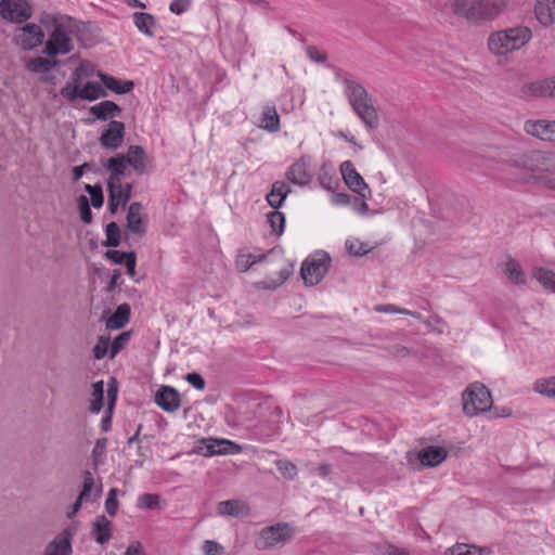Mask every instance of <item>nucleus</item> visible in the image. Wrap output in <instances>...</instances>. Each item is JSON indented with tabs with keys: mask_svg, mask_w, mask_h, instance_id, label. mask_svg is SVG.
<instances>
[{
	"mask_svg": "<svg viewBox=\"0 0 555 555\" xmlns=\"http://www.w3.org/2000/svg\"><path fill=\"white\" fill-rule=\"evenodd\" d=\"M487 548L477 547L475 545H468L466 544V555H483L485 552H487Z\"/></svg>",
	"mask_w": 555,
	"mask_h": 555,
	"instance_id": "338daca9",
	"label": "nucleus"
},
{
	"mask_svg": "<svg viewBox=\"0 0 555 555\" xmlns=\"http://www.w3.org/2000/svg\"><path fill=\"white\" fill-rule=\"evenodd\" d=\"M117 382L115 378H111L107 384V413L103 416L101 421V428L104 431L111 429L112 426V413L117 399Z\"/></svg>",
	"mask_w": 555,
	"mask_h": 555,
	"instance_id": "c85d7f7f",
	"label": "nucleus"
},
{
	"mask_svg": "<svg viewBox=\"0 0 555 555\" xmlns=\"http://www.w3.org/2000/svg\"><path fill=\"white\" fill-rule=\"evenodd\" d=\"M52 26V30L44 43L43 53L49 57L68 54L74 50V41L70 30L65 23L55 15L47 16Z\"/></svg>",
	"mask_w": 555,
	"mask_h": 555,
	"instance_id": "39448f33",
	"label": "nucleus"
},
{
	"mask_svg": "<svg viewBox=\"0 0 555 555\" xmlns=\"http://www.w3.org/2000/svg\"><path fill=\"white\" fill-rule=\"evenodd\" d=\"M344 92L349 104L369 129H375L378 126V115L374 107L372 98L365 88L353 79L344 80Z\"/></svg>",
	"mask_w": 555,
	"mask_h": 555,
	"instance_id": "7ed1b4c3",
	"label": "nucleus"
},
{
	"mask_svg": "<svg viewBox=\"0 0 555 555\" xmlns=\"http://www.w3.org/2000/svg\"><path fill=\"white\" fill-rule=\"evenodd\" d=\"M94 487V478L90 472L83 474V487L79 494L80 500H88Z\"/></svg>",
	"mask_w": 555,
	"mask_h": 555,
	"instance_id": "864d4df0",
	"label": "nucleus"
},
{
	"mask_svg": "<svg viewBox=\"0 0 555 555\" xmlns=\"http://www.w3.org/2000/svg\"><path fill=\"white\" fill-rule=\"evenodd\" d=\"M185 379L188 380V383L190 385H192L197 390H203L205 388V379L198 373H195V372L189 373L185 376Z\"/></svg>",
	"mask_w": 555,
	"mask_h": 555,
	"instance_id": "bf43d9fd",
	"label": "nucleus"
},
{
	"mask_svg": "<svg viewBox=\"0 0 555 555\" xmlns=\"http://www.w3.org/2000/svg\"><path fill=\"white\" fill-rule=\"evenodd\" d=\"M276 468L285 478H288V479H293L297 475L296 465L289 461H284V460L278 461Z\"/></svg>",
	"mask_w": 555,
	"mask_h": 555,
	"instance_id": "09e8293b",
	"label": "nucleus"
},
{
	"mask_svg": "<svg viewBox=\"0 0 555 555\" xmlns=\"http://www.w3.org/2000/svg\"><path fill=\"white\" fill-rule=\"evenodd\" d=\"M155 403L165 412L172 413L181 405L180 393L171 386H162L155 393Z\"/></svg>",
	"mask_w": 555,
	"mask_h": 555,
	"instance_id": "6ab92c4d",
	"label": "nucleus"
},
{
	"mask_svg": "<svg viewBox=\"0 0 555 555\" xmlns=\"http://www.w3.org/2000/svg\"><path fill=\"white\" fill-rule=\"evenodd\" d=\"M332 203L337 206H346L350 203V196L346 193H336L332 196Z\"/></svg>",
	"mask_w": 555,
	"mask_h": 555,
	"instance_id": "052dcab7",
	"label": "nucleus"
},
{
	"mask_svg": "<svg viewBox=\"0 0 555 555\" xmlns=\"http://www.w3.org/2000/svg\"><path fill=\"white\" fill-rule=\"evenodd\" d=\"M191 2L192 0H172L169 10L173 14L181 15L190 9Z\"/></svg>",
	"mask_w": 555,
	"mask_h": 555,
	"instance_id": "6e6d98bb",
	"label": "nucleus"
},
{
	"mask_svg": "<svg viewBox=\"0 0 555 555\" xmlns=\"http://www.w3.org/2000/svg\"><path fill=\"white\" fill-rule=\"evenodd\" d=\"M94 67L88 62H81L74 70L70 81L67 83H81L85 78L92 77Z\"/></svg>",
	"mask_w": 555,
	"mask_h": 555,
	"instance_id": "79ce46f5",
	"label": "nucleus"
},
{
	"mask_svg": "<svg viewBox=\"0 0 555 555\" xmlns=\"http://www.w3.org/2000/svg\"><path fill=\"white\" fill-rule=\"evenodd\" d=\"M139 508H149V509H160L163 508V504L160 502V496L154 493H143L139 495L138 503Z\"/></svg>",
	"mask_w": 555,
	"mask_h": 555,
	"instance_id": "37998d69",
	"label": "nucleus"
},
{
	"mask_svg": "<svg viewBox=\"0 0 555 555\" xmlns=\"http://www.w3.org/2000/svg\"><path fill=\"white\" fill-rule=\"evenodd\" d=\"M130 308L127 304L117 307L116 311L106 320L108 330H119L126 325L129 320Z\"/></svg>",
	"mask_w": 555,
	"mask_h": 555,
	"instance_id": "473e14b6",
	"label": "nucleus"
},
{
	"mask_svg": "<svg viewBox=\"0 0 555 555\" xmlns=\"http://www.w3.org/2000/svg\"><path fill=\"white\" fill-rule=\"evenodd\" d=\"M90 113L101 120L119 116L121 108L113 101H102L90 107Z\"/></svg>",
	"mask_w": 555,
	"mask_h": 555,
	"instance_id": "7c9ffc66",
	"label": "nucleus"
},
{
	"mask_svg": "<svg viewBox=\"0 0 555 555\" xmlns=\"http://www.w3.org/2000/svg\"><path fill=\"white\" fill-rule=\"evenodd\" d=\"M109 351V338L100 336L98 343L93 348V356L95 359H103Z\"/></svg>",
	"mask_w": 555,
	"mask_h": 555,
	"instance_id": "8fccbe9b",
	"label": "nucleus"
},
{
	"mask_svg": "<svg viewBox=\"0 0 555 555\" xmlns=\"http://www.w3.org/2000/svg\"><path fill=\"white\" fill-rule=\"evenodd\" d=\"M60 94L69 102L76 100L95 101L106 96L104 88L95 81H87L86 83H66Z\"/></svg>",
	"mask_w": 555,
	"mask_h": 555,
	"instance_id": "9d476101",
	"label": "nucleus"
},
{
	"mask_svg": "<svg viewBox=\"0 0 555 555\" xmlns=\"http://www.w3.org/2000/svg\"><path fill=\"white\" fill-rule=\"evenodd\" d=\"M147 217L141 203L130 204L127 214V229L135 235L142 236L146 233Z\"/></svg>",
	"mask_w": 555,
	"mask_h": 555,
	"instance_id": "4468645a",
	"label": "nucleus"
},
{
	"mask_svg": "<svg viewBox=\"0 0 555 555\" xmlns=\"http://www.w3.org/2000/svg\"><path fill=\"white\" fill-rule=\"evenodd\" d=\"M507 3L508 0H447V7L454 15L473 25L496 18Z\"/></svg>",
	"mask_w": 555,
	"mask_h": 555,
	"instance_id": "f257e3e1",
	"label": "nucleus"
},
{
	"mask_svg": "<svg viewBox=\"0 0 555 555\" xmlns=\"http://www.w3.org/2000/svg\"><path fill=\"white\" fill-rule=\"evenodd\" d=\"M125 139V125L118 120H111L107 128L102 132L99 141L105 149L117 150Z\"/></svg>",
	"mask_w": 555,
	"mask_h": 555,
	"instance_id": "f3484780",
	"label": "nucleus"
},
{
	"mask_svg": "<svg viewBox=\"0 0 555 555\" xmlns=\"http://www.w3.org/2000/svg\"><path fill=\"white\" fill-rule=\"evenodd\" d=\"M346 246H347L348 250L353 255H361V254L365 253V250L361 249V244L359 241H348L346 243Z\"/></svg>",
	"mask_w": 555,
	"mask_h": 555,
	"instance_id": "0e129e2a",
	"label": "nucleus"
},
{
	"mask_svg": "<svg viewBox=\"0 0 555 555\" xmlns=\"http://www.w3.org/2000/svg\"><path fill=\"white\" fill-rule=\"evenodd\" d=\"M218 513L228 516H241L247 514V506L240 500L222 501L218 504Z\"/></svg>",
	"mask_w": 555,
	"mask_h": 555,
	"instance_id": "72a5a7b5",
	"label": "nucleus"
},
{
	"mask_svg": "<svg viewBox=\"0 0 555 555\" xmlns=\"http://www.w3.org/2000/svg\"><path fill=\"white\" fill-rule=\"evenodd\" d=\"M260 127L269 132L280 130V116L275 106L267 105L263 107Z\"/></svg>",
	"mask_w": 555,
	"mask_h": 555,
	"instance_id": "2f4dec72",
	"label": "nucleus"
},
{
	"mask_svg": "<svg viewBox=\"0 0 555 555\" xmlns=\"http://www.w3.org/2000/svg\"><path fill=\"white\" fill-rule=\"evenodd\" d=\"M503 272L507 275L508 280L515 284L526 283V275L521 270L520 264L514 259H508L504 263Z\"/></svg>",
	"mask_w": 555,
	"mask_h": 555,
	"instance_id": "4c0bfd02",
	"label": "nucleus"
},
{
	"mask_svg": "<svg viewBox=\"0 0 555 555\" xmlns=\"http://www.w3.org/2000/svg\"><path fill=\"white\" fill-rule=\"evenodd\" d=\"M96 75L101 79V81L105 88H107L108 90H111L117 94L128 93L134 87V85L131 80H120L113 76H109V75H106V74H103L100 72Z\"/></svg>",
	"mask_w": 555,
	"mask_h": 555,
	"instance_id": "c756f323",
	"label": "nucleus"
},
{
	"mask_svg": "<svg viewBox=\"0 0 555 555\" xmlns=\"http://www.w3.org/2000/svg\"><path fill=\"white\" fill-rule=\"evenodd\" d=\"M308 53H309L310 57L314 61L321 62V61L325 60V56L313 48H309Z\"/></svg>",
	"mask_w": 555,
	"mask_h": 555,
	"instance_id": "774afa93",
	"label": "nucleus"
},
{
	"mask_svg": "<svg viewBox=\"0 0 555 555\" xmlns=\"http://www.w3.org/2000/svg\"><path fill=\"white\" fill-rule=\"evenodd\" d=\"M52 57H42L37 56L29 60L26 63V68L36 74H44L50 72L52 68L56 66V61L51 60Z\"/></svg>",
	"mask_w": 555,
	"mask_h": 555,
	"instance_id": "e433bc0d",
	"label": "nucleus"
},
{
	"mask_svg": "<svg viewBox=\"0 0 555 555\" xmlns=\"http://www.w3.org/2000/svg\"><path fill=\"white\" fill-rule=\"evenodd\" d=\"M130 339V333H120L113 341L109 343V358H114L120 350L125 348Z\"/></svg>",
	"mask_w": 555,
	"mask_h": 555,
	"instance_id": "49530a36",
	"label": "nucleus"
},
{
	"mask_svg": "<svg viewBox=\"0 0 555 555\" xmlns=\"http://www.w3.org/2000/svg\"><path fill=\"white\" fill-rule=\"evenodd\" d=\"M532 39V30L525 25H517L492 31L487 39V47L491 54L498 57H507L519 51Z\"/></svg>",
	"mask_w": 555,
	"mask_h": 555,
	"instance_id": "f03ea898",
	"label": "nucleus"
},
{
	"mask_svg": "<svg viewBox=\"0 0 555 555\" xmlns=\"http://www.w3.org/2000/svg\"><path fill=\"white\" fill-rule=\"evenodd\" d=\"M93 531L98 543L104 544L108 542L112 537L111 521L105 516L99 517L93 525Z\"/></svg>",
	"mask_w": 555,
	"mask_h": 555,
	"instance_id": "c9c22d12",
	"label": "nucleus"
},
{
	"mask_svg": "<svg viewBox=\"0 0 555 555\" xmlns=\"http://www.w3.org/2000/svg\"><path fill=\"white\" fill-rule=\"evenodd\" d=\"M133 23L135 27L144 35L149 37L154 36V27L156 25V21L154 16L150 13L137 12L133 14Z\"/></svg>",
	"mask_w": 555,
	"mask_h": 555,
	"instance_id": "f704fd0d",
	"label": "nucleus"
},
{
	"mask_svg": "<svg viewBox=\"0 0 555 555\" xmlns=\"http://www.w3.org/2000/svg\"><path fill=\"white\" fill-rule=\"evenodd\" d=\"M203 443L206 449L203 451L205 456L240 454L243 450L240 444L228 439H207Z\"/></svg>",
	"mask_w": 555,
	"mask_h": 555,
	"instance_id": "a211bd4d",
	"label": "nucleus"
},
{
	"mask_svg": "<svg viewBox=\"0 0 555 555\" xmlns=\"http://www.w3.org/2000/svg\"><path fill=\"white\" fill-rule=\"evenodd\" d=\"M377 312H387V313H401L406 315L416 317V314L408 309H399L393 305H380L375 308Z\"/></svg>",
	"mask_w": 555,
	"mask_h": 555,
	"instance_id": "13d9d810",
	"label": "nucleus"
},
{
	"mask_svg": "<svg viewBox=\"0 0 555 555\" xmlns=\"http://www.w3.org/2000/svg\"><path fill=\"white\" fill-rule=\"evenodd\" d=\"M78 208H79L80 219L85 223H90L92 221V212H91V209L89 206L88 198L85 195L79 196Z\"/></svg>",
	"mask_w": 555,
	"mask_h": 555,
	"instance_id": "3c124183",
	"label": "nucleus"
},
{
	"mask_svg": "<svg viewBox=\"0 0 555 555\" xmlns=\"http://www.w3.org/2000/svg\"><path fill=\"white\" fill-rule=\"evenodd\" d=\"M293 272V266H291L285 259L281 258L275 263L274 276L270 278L269 281L261 282L263 288H275L283 284Z\"/></svg>",
	"mask_w": 555,
	"mask_h": 555,
	"instance_id": "4be33fe9",
	"label": "nucleus"
},
{
	"mask_svg": "<svg viewBox=\"0 0 555 555\" xmlns=\"http://www.w3.org/2000/svg\"><path fill=\"white\" fill-rule=\"evenodd\" d=\"M106 240L105 246L117 247L120 244V230L117 223L109 222L105 229Z\"/></svg>",
	"mask_w": 555,
	"mask_h": 555,
	"instance_id": "a18cd8bd",
	"label": "nucleus"
},
{
	"mask_svg": "<svg viewBox=\"0 0 555 555\" xmlns=\"http://www.w3.org/2000/svg\"><path fill=\"white\" fill-rule=\"evenodd\" d=\"M104 383L99 380L92 384V398L90 400V411L98 414L103 408Z\"/></svg>",
	"mask_w": 555,
	"mask_h": 555,
	"instance_id": "ea45409f",
	"label": "nucleus"
},
{
	"mask_svg": "<svg viewBox=\"0 0 555 555\" xmlns=\"http://www.w3.org/2000/svg\"><path fill=\"white\" fill-rule=\"evenodd\" d=\"M533 390L542 396L555 399V377L537 379L533 384Z\"/></svg>",
	"mask_w": 555,
	"mask_h": 555,
	"instance_id": "a19ab883",
	"label": "nucleus"
},
{
	"mask_svg": "<svg viewBox=\"0 0 555 555\" xmlns=\"http://www.w3.org/2000/svg\"><path fill=\"white\" fill-rule=\"evenodd\" d=\"M294 531L288 524H278L261 530L256 541L259 550L273 547L279 543L285 542L293 535Z\"/></svg>",
	"mask_w": 555,
	"mask_h": 555,
	"instance_id": "ddd939ff",
	"label": "nucleus"
},
{
	"mask_svg": "<svg viewBox=\"0 0 555 555\" xmlns=\"http://www.w3.org/2000/svg\"><path fill=\"white\" fill-rule=\"evenodd\" d=\"M272 232L278 236L282 235L285 228V216L283 212L274 210L267 216Z\"/></svg>",
	"mask_w": 555,
	"mask_h": 555,
	"instance_id": "c03bdc74",
	"label": "nucleus"
},
{
	"mask_svg": "<svg viewBox=\"0 0 555 555\" xmlns=\"http://www.w3.org/2000/svg\"><path fill=\"white\" fill-rule=\"evenodd\" d=\"M118 502H117V490L115 488L111 489L108 492V496L105 502L106 512L114 516L117 512Z\"/></svg>",
	"mask_w": 555,
	"mask_h": 555,
	"instance_id": "4d7b16f0",
	"label": "nucleus"
},
{
	"mask_svg": "<svg viewBox=\"0 0 555 555\" xmlns=\"http://www.w3.org/2000/svg\"><path fill=\"white\" fill-rule=\"evenodd\" d=\"M70 532L66 529L47 546L44 555H70Z\"/></svg>",
	"mask_w": 555,
	"mask_h": 555,
	"instance_id": "cd10ccee",
	"label": "nucleus"
},
{
	"mask_svg": "<svg viewBox=\"0 0 555 555\" xmlns=\"http://www.w3.org/2000/svg\"><path fill=\"white\" fill-rule=\"evenodd\" d=\"M105 256L107 259L112 260L115 263L125 264L127 269V274L130 278H134L137 258L133 251L125 253L120 250H107L105 253Z\"/></svg>",
	"mask_w": 555,
	"mask_h": 555,
	"instance_id": "a878e982",
	"label": "nucleus"
},
{
	"mask_svg": "<svg viewBox=\"0 0 555 555\" xmlns=\"http://www.w3.org/2000/svg\"><path fill=\"white\" fill-rule=\"evenodd\" d=\"M532 274L546 291L555 293V272L550 269L539 267L533 270Z\"/></svg>",
	"mask_w": 555,
	"mask_h": 555,
	"instance_id": "58836bf2",
	"label": "nucleus"
},
{
	"mask_svg": "<svg viewBox=\"0 0 555 555\" xmlns=\"http://www.w3.org/2000/svg\"><path fill=\"white\" fill-rule=\"evenodd\" d=\"M534 14L541 25H553L555 23V0H535Z\"/></svg>",
	"mask_w": 555,
	"mask_h": 555,
	"instance_id": "412c9836",
	"label": "nucleus"
},
{
	"mask_svg": "<svg viewBox=\"0 0 555 555\" xmlns=\"http://www.w3.org/2000/svg\"><path fill=\"white\" fill-rule=\"evenodd\" d=\"M335 137L337 138H340L343 140H345L346 142L350 143V144H353V145H357L360 150L362 149L361 145H358L357 142H356V139L353 135H350L344 131H338L335 133Z\"/></svg>",
	"mask_w": 555,
	"mask_h": 555,
	"instance_id": "69168bd1",
	"label": "nucleus"
},
{
	"mask_svg": "<svg viewBox=\"0 0 555 555\" xmlns=\"http://www.w3.org/2000/svg\"><path fill=\"white\" fill-rule=\"evenodd\" d=\"M202 548L205 555H222L223 553V546L212 540H206Z\"/></svg>",
	"mask_w": 555,
	"mask_h": 555,
	"instance_id": "5fc2aeb1",
	"label": "nucleus"
},
{
	"mask_svg": "<svg viewBox=\"0 0 555 555\" xmlns=\"http://www.w3.org/2000/svg\"><path fill=\"white\" fill-rule=\"evenodd\" d=\"M521 92L526 96L533 98L555 96V76L526 83L522 86Z\"/></svg>",
	"mask_w": 555,
	"mask_h": 555,
	"instance_id": "aec40b11",
	"label": "nucleus"
},
{
	"mask_svg": "<svg viewBox=\"0 0 555 555\" xmlns=\"http://www.w3.org/2000/svg\"><path fill=\"white\" fill-rule=\"evenodd\" d=\"M331 258L326 253H315L309 256L301 266L300 273L307 285H317L326 274Z\"/></svg>",
	"mask_w": 555,
	"mask_h": 555,
	"instance_id": "1a4fd4ad",
	"label": "nucleus"
},
{
	"mask_svg": "<svg viewBox=\"0 0 555 555\" xmlns=\"http://www.w3.org/2000/svg\"><path fill=\"white\" fill-rule=\"evenodd\" d=\"M267 259L264 254H255L247 248H242L237 251L235 257V268L238 272L248 271L255 263L261 262Z\"/></svg>",
	"mask_w": 555,
	"mask_h": 555,
	"instance_id": "b1692460",
	"label": "nucleus"
},
{
	"mask_svg": "<svg viewBox=\"0 0 555 555\" xmlns=\"http://www.w3.org/2000/svg\"><path fill=\"white\" fill-rule=\"evenodd\" d=\"M85 190L91 197V203L94 208H101L103 205V192L100 185L86 184Z\"/></svg>",
	"mask_w": 555,
	"mask_h": 555,
	"instance_id": "de8ad7c7",
	"label": "nucleus"
},
{
	"mask_svg": "<svg viewBox=\"0 0 555 555\" xmlns=\"http://www.w3.org/2000/svg\"><path fill=\"white\" fill-rule=\"evenodd\" d=\"M107 160H115L122 165L121 172L126 173L127 166H131L138 175L149 173L154 165L153 159L140 145H130L125 154H118Z\"/></svg>",
	"mask_w": 555,
	"mask_h": 555,
	"instance_id": "6e6552de",
	"label": "nucleus"
},
{
	"mask_svg": "<svg viewBox=\"0 0 555 555\" xmlns=\"http://www.w3.org/2000/svg\"><path fill=\"white\" fill-rule=\"evenodd\" d=\"M122 165L115 160H107L105 168L109 172L107 180L108 210L117 212L119 207H125L132 193V183L125 181V173L121 172Z\"/></svg>",
	"mask_w": 555,
	"mask_h": 555,
	"instance_id": "20e7f679",
	"label": "nucleus"
},
{
	"mask_svg": "<svg viewBox=\"0 0 555 555\" xmlns=\"http://www.w3.org/2000/svg\"><path fill=\"white\" fill-rule=\"evenodd\" d=\"M447 451L442 447H426L418 452V460L425 466H437L447 459Z\"/></svg>",
	"mask_w": 555,
	"mask_h": 555,
	"instance_id": "5701e85b",
	"label": "nucleus"
},
{
	"mask_svg": "<svg viewBox=\"0 0 555 555\" xmlns=\"http://www.w3.org/2000/svg\"><path fill=\"white\" fill-rule=\"evenodd\" d=\"M289 193L291 188L286 182L275 181L272 184L271 191L267 194L266 199L272 208L279 209Z\"/></svg>",
	"mask_w": 555,
	"mask_h": 555,
	"instance_id": "bb28decb",
	"label": "nucleus"
},
{
	"mask_svg": "<svg viewBox=\"0 0 555 555\" xmlns=\"http://www.w3.org/2000/svg\"><path fill=\"white\" fill-rule=\"evenodd\" d=\"M125 555H145V554H144V552H143V548H142L141 543H139V542H133V543H131V544L128 546V548H127V551H126Z\"/></svg>",
	"mask_w": 555,
	"mask_h": 555,
	"instance_id": "680f3d73",
	"label": "nucleus"
},
{
	"mask_svg": "<svg viewBox=\"0 0 555 555\" xmlns=\"http://www.w3.org/2000/svg\"><path fill=\"white\" fill-rule=\"evenodd\" d=\"M466 544L457 543L452 547L448 548L447 555H466Z\"/></svg>",
	"mask_w": 555,
	"mask_h": 555,
	"instance_id": "e2e57ef3",
	"label": "nucleus"
},
{
	"mask_svg": "<svg viewBox=\"0 0 555 555\" xmlns=\"http://www.w3.org/2000/svg\"><path fill=\"white\" fill-rule=\"evenodd\" d=\"M524 131L532 137L542 141H555V121L539 119L526 120L524 124Z\"/></svg>",
	"mask_w": 555,
	"mask_h": 555,
	"instance_id": "dca6fc26",
	"label": "nucleus"
},
{
	"mask_svg": "<svg viewBox=\"0 0 555 555\" xmlns=\"http://www.w3.org/2000/svg\"><path fill=\"white\" fill-rule=\"evenodd\" d=\"M13 41L20 49L30 51L43 43L44 31L38 24L26 23L15 29Z\"/></svg>",
	"mask_w": 555,
	"mask_h": 555,
	"instance_id": "9b49d317",
	"label": "nucleus"
},
{
	"mask_svg": "<svg viewBox=\"0 0 555 555\" xmlns=\"http://www.w3.org/2000/svg\"><path fill=\"white\" fill-rule=\"evenodd\" d=\"M524 166L533 173V177L555 190V159L551 153L532 151L525 155Z\"/></svg>",
	"mask_w": 555,
	"mask_h": 555,
	"instance_id": "423d86ee",
	"label": "nucleus"
},
{
	"mask_svg": "<svg viewBox=\"0 0 555 555\" xmlns=\"http://www.w3.org/2000/svg\"><path fill=\"white\" fill-rule=\"evenodd\" d=\"M340 172L347 186L352 192L365 197V192L369 191V186L350 160H345L340 165Z\"/></svg>",
	"mask_w": 555,
	"mask_h": 555,
	"instance_id": "2eb2a0df",
	"label": "nucleus"
},
{
	"mask_svg": "<svg viewBox=\"0 0 555 555\" xmlns=\"http://www.w3.org/2000/svg\"><path fill=\"white\" fill-rule=\"evenodd\" d=\"M107 446V439L102 438L98 439L95 446L92 451L93 462L95 465L102 462V457L105 455V450Z\"/></svg>",
	"mask_w": 555,
	"mask_h": 555,
	"instance_id": "603ef678",
	"label": "nucleus"
},
{
	"mask_svg": "<svg viewBox=\"0 0 555 555\" xmlns=\"http://www.w3.org/2000/svg\"><path fill=\"white\" fill-rule=\"evenodd\" d=\"M493 404L489 389L481 383H473L463 393V411L468 416L487 412Z\"/></svg>",
	"mask_w": 555,
	"mask_h": 555,
	"instance_id": "0eeeda50",
	"label": "nucleus"
},
{
	"mask_svg": "<svg viewBox=\"0 0 555 555\" xmlns=\"http://www.w3.org/2000/svg\"><path fill=\"white\" fill-rule=\"evenodd\" d=\"M33 15L27 0H0V16L11 23L22 24Z\"/></svg>",
	"mask_w": 555,
	"mask_h": 555,
	"instance_id": "f8f14e48",
	"label": "nucleus"
},
{
	"mask_svg": "<svg viewBox=\"0 0 555 555\" xmlns=\"http://www.w3.org/2000/svg\"><path fill=\"white\" fill-rule=\"evenodd\" d=\"M286 178L294 184L305 185L310 181V173L307 163L300 158L289 166Z\"/></svg>",
	"mask_w": 555,
	"mask_h": 555,
	"instance_id": "393cba45",
	"label": "nucleus"
}]
</instances>
